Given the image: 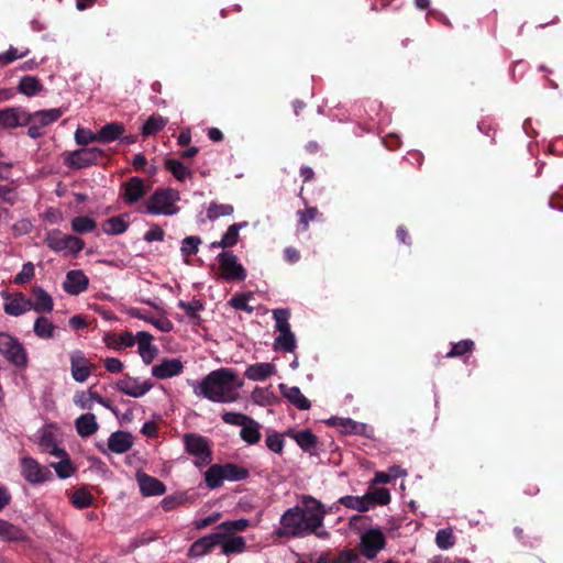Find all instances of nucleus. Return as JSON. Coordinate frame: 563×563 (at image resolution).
Listing matches in <instances>:
<instances>
[{
    "label": "nucleus",
    "instance_id": "obj_1",
    "mask_svg": "<svg viewBox=\"0 0 563 563\" xmlns=\"http://www.w3.org/2000/svg\"><path fill=\"white\" fill-rule=\"evenodd\" d=\"M243 382L238 379L231 368H219L210 372L200 383L194 386V393L213 402H231L236 399L233 395L241 388Z\"/></svg>",
    "mask_w": 563,
    "mask_h": 563
},
{
    "label": "nucleus",
    "instance_id": "obj_2",
    "mask_svg": "<svg viewBox=\"0 0 563 563\" xmlns=\"http://www.w3.org/2000/svg\"><path fill=\"white\" fill-rule=\"evenodd\" d=\"M179 200V192L172 188L156 189L146 201V212L150 214L174 216L179 208L175 206Z\"/></svg>",
    "mask_w": 563,
    "mask_h": 563
},
{
    "label": "nucleus",
    "instance_id": "obj_3",
    "mask_svg": "<svg viewBox=\"0 0 563 563\" xmlns=\"http://www.w3.org/2000/svg\"><path fill=\"white\" fill-rule=\"evenodd\" d=\"M0 355L18 369H25L29 365L26 349L18 338L0 332Z\"/></svg>",
    "mask_w": 563,
    "mask_h": 563
},
{
    "label": "nucleus",
    "instance_id": "obj_4",
    "mask_svg": "<svg viewBox=\"0 0 563 563\" xmlns=\"http://www.w3.org/2000/svg\"><path fill=\"white\" fill-rule=\"evenodd\" d=\"M79 150L67 153L64 163L70 168L82 169L99 164L107 157L106 151L97 146H88L89 143H81Z\"/></svg>",
    "mask_w": 563,
    "mask_h": 563
},
{
    "label": "nucleus",
    "instance_id": "obj_5",
    "mask_svg": "<svg viewBox=\"0 0 563 563\" xmlns=\"http://www.w3.org/2000/svg\"><path fill=\"white\" fill-rule=\"evenodd\" d=\"M282 527L275 531L277 537H303L306 533L305 515L300 507L287 509L280 518Z\"/></svg>",
    "mask_w": 563,
    "mask_h": 563
},
{
    "label": "nucleus",
    "instance_id": "obj_6",
    "mask_svg": "<svg viewBox=\"0 0 563 563\" xmlns=\"http://www.w3.org/2000/svg\"><path fill=\"white\" fill-rule=\"evenodd\" d=\"M220 277L228 282H243L247 274L246 269L238 263V257L230 251H223L218 254Z\"/></svg>",
    "mask_w": 563,
    "mask_h": 563
},
{
    "label": "nucleus",
    "instance_id": "obj_7",
    "mask_svg": "<svg viewBox=\"0 0 563 563\" xmlns=\"http://www.w3.org/2000/svg\"><path fill=\"white\" fill-rule=\"evenodd\" d=\"M302 512L305 515L306 533L311 534L322 527L325 511L322 504L311 496L303 498Z\"/></svg>",
    "mask_w": 563,
    "mask_h": 563
},
{
    "label": "nucleus",
    "instance_id": "obj_8",
    "mask_svg": "<svg viewBox=\"0 0 563 563\" xmlns=\"http://www.w3.org/2000/svg\"><path fill=\"white\" fill-rule=\"evenodd\" d=\"M22 475L25 481L33 485H38L47 481H52L54 475L46 466L41 465L33 457H23L21 460Z\"/></svg>",
    "mask_w": 563,
    "mask_h": 563
},
{
    "label": "nucleus",
    "instance_id": "obj_9",
    "mask_svg": "<svg viewBox=\"0 0 563 563\" xmlns=\"http://www.w3.org/2000/svg\"><path fill=\"white\" fill-rule=\"evenodd\" d=\"M62 115L59 109H49L29 113L30 122L27 135L31 139H38L43 135L42 128L58 120Z\"/></svg>",
    "mask_w": 563,
    "mask_h": 563
},
{
    "label": "nucleus",
    "instance_id": "obj_10",
    "mask_svg": "<svg viewBox=\"0 0 563 563\" xmlns=\"http://www.w3.org/2000/svg\"><path fill=\"white\" fill-rule=\"evenodd\" d=\"M385 545L386 539L379 529H369L361 537V553L368 560L375 559Z\"/></svg>",
    "mask_w": 563,
    "mask_h": 563
},
{
    "label": "nucleus",
    "instance_id": "obj_11",
    "mask_svg": "<svg viewBox=\"0 0 563 563\" xmlns=\"http://www.w3.org/2000/svg\"><path fill=\"white\" fill-rule=\"evenodd\" d=\"M69 358L71 376L78 383L86 382L96 369V365L90 363L80 350L73 351Z\"/></svg>",
    "mask_w": 563,
    "mask_h": 563
},
{
    "label": "nucleus",
    "instance_id": "obj_12",
    "mask_svg": "<svg viewBox=\"0 0 563 563\" xmlns=\"http://www.w3.org/2000/svg\"><path fill=\"white\" fill-rule=\"evenodd\" d=\"M29 112L21 107H10L0 110V130L15 129L27 125Z\"/></svg>",
    "mask_w": 563,
    "mask_h": 563
},
{
    "label": "nucleus",
    "instance_id": "obj_13",
    "mask_svg": "<svg viewBox=\"0 0 563 563\" xmlns=\"http://www.w3.org/2000/svg\"><path fill=\"white\" fill-rule=\"evenodd\" d=\"M89 279L81 269L69 271L66 274L63 289L68 295L77 296L87 290Z\"/></svg>",
    "mask_w": 563,
    "mask_h": 563
},
{
    "label": "nucleus",
    "instance_id": "obj_14",
    "mask_svg": "<svg viewBox=\"0 0 563 563\" xmlns=\"http://www.w3.org/2000/svg\"><path fill=\"white\" fill-rule=\"evenodd\" d=\"M183 443L186 453L195 457L211 451L210 441L199 433H185L183 435Z\"/></svg>",
    "mask_w": 563,
    "mask_h": 563
},
{
    "label": "nucleus",
    "instance_id": "obj_15",
    "mask_svg": "<svg viewBox=\"0 0 563 563\" xmlns=\"http://www.w3.org/2000/svg\"><path fill=\"white\" fill-rule=\"evenodd\" d=\"M221 541L222 534L218 533L216 530V532L196 540L189 548L188 556L197 558L205 555L211 552L214 547L219 545Z\"/></svg>",
    "mask_w": 563,
    "mask_h": 563
},
{
    "label": "nucleus",
    "instance_id": "obj_16",
    "mask_svg": "<svg viewBox=\"0 0 563 563\" xmlns=\"http://www.w3.org/2000/svg\"><path fill=\"white\" fill-rule=\"evenodd\" d=\"M115 387L119 391L128 396L139 398L150 391L153 387V384L150 380H145L144 383L139 384L136 378L126 376L125 378L119 380Z\"/></svg>",
    "mask_w": 563,
    "mask_h": 563
},
{
    "label": "nucleus",
    "instance_id": "obj_17",
    "mask_svg": "<svg viewBox=\"0 0 563 563\" xmlns=\"http://www.w3.org/2000/svg\"><path fill=\"white\" fill-rule=\"evenodd\" d=\"M124 192L122 198L125 202L133 205L136 203L140 199H142L147 189L144 185V180L140 177H131L126 183L123 184Z\"/></svg>",
    "mask_w": 563,
    "mask_h": 563
},
{
    "label": "nucleus",
    "instance_id": "obj_18",
    "mask_svg": "<svg viewBox=\"0 0 563 563\" xmlns=\"http://www.w3.org/2000/svg\"><path fill=\"white\" fill-rule=\"evenodd\" d=\"M184 365L178 358H166L152 367V375L158 379H167L183 373Z\"/></svg>",
    "mask_w": 563,
    "mask_h": 563
},
{
    "label": "nucleus",
    "instance_id": "obj_19",
    "mask_svg": "<svg viewBox=\"0 0 563 563\" xmlns=\"http://www.w3.org/2000/svg\"><path fill=\"white\" fill-rule=\"evenodd\" d=\"M137 483L143 496H159L166 492L165 484L146 473H137Z\"/></svg>",
    "mask_w": 563,
    "mask_h": 563
},
{
    "label": "nucleus",
    "instance_id": "obj_20",
    "mask_svg": "<svg viewBox=\"0 0 563 563\" xmlns=\"http://www.w3.org/2000/svg\"><path fill=\"white\" fill-rule=\"evenodd\" d=\"M123 124L111 122L106 124L97 132L98 141H134L132 136L125 135Z\"/></svg>",
    "mask_w": 563,
    "mask_h": 563
},
{
    "label": "nucleus",
    "instance_id": "obj_21",
    "mask_svg": "<svg viewBox=\"0 0 563 563\" xmlns=\"http://www.w3.org/2000/svg\"><path fill=\"white\" fill-rule=\"evenodd\" d=\"M139 353L145 364H151L158 353V349L152 344L153 336L146 331L136 333Z\"/></svg>",
    "mask_w": 563,
    "mask_h": 563
},
{
    "label": "nucleus",
    "instance_id": "obj_22",
    "mask_svg": "<svg viewBox=\"0 0 563 563\" xmlns=\"http://www.w3.org/2000/svg\"><path fill=\"white\" fill-rule=\"evenodd\" d=\"M133 445V437L130 432L115 431L108 439V448L111 452L122 454Z\"/></svg>",
    "mask_w": 563,
    "mask_h": 563
},
{
    "label": "nucleus",
    "instance_id": "obj_23",
    "mask_svg": "<svg viewBox=\"0 0 563 563\" xmlns=\"http://www.w3.org/2000/svg\"><path fill=\"white\" fill-rule=\"evenodd\" d=\"M279 389L282 395L299 410L310 409L311 402L307 397L303 396L299 387H287L285 384H280Z\"/></svg>",
    "mask_w": 563,
    "mask_h": 563
},
{
    "label": "nucleus",
    "instance_id": "obj_24",
    "mask_svg": "<svg viewBox=\"0 0 563 563\" xmlns=\"http://www.w3.org/2000/svg\"><path fill=\"white\" fill-rule=\"evenodd\" d=\"M75 427L77 433L82 438H88L95 434L99 429V424L93 413L79 416L75 421Z\"/></svg>",
    "mask_w": 563,
    "mask_h": 563
},
{
    "label": "nucleus",
    "instance_id": "obj_25",
    "mask_svg": "<svg viewBox=\"0 0 563 563\" xmlns=\"http://www.w3.org/2000/svg\"><path fill=\"white\" fill-rule=\"evenodd\" d=\"M275 373V365L272 363H255L247 366L244 375L254 382H262Z\"/></svg>",
    "mask_w": 563,
    "mask_h": 563
},
{
    "label": "nucleus",
    "instance_id": "obj_26",
    "mask_svg": "<svg viewBox=\"0 0 563 563\" xmlns=\"http://www.w3.org/2000/svg\"><path fill=\"white\" fill-rule=\"evenodd\" d=\"M221 534V532H219ZM222 553L230 555L233 553H242L246 549V542L243 537L231 536L222 533V541L220 542Z\"/></svg>",
    "mask_w": 563,
    "mask_h": 563
},
{
    "label": "nucleus",
    "instance_id": "obj_27",
    "mask_svg": "<svg viewBox=\"0 0 563 563\" xmlns=\"http://www.w3.org/2000/svg\"><path fill=\"white\" fill-rule=\"evenodd\" d=\"M34 301H31V308L36 312H51L54 307L53 299L48 292L41 287H33Z\"/></svg>",
    "mask_w": 563,
    "mask_h": 563
},
{
    "label": "nucleus",
    "instance_id": "obj_28",
    "mask_svg": "<svg viewBox=\"0 0 563 563\" xmlns=\"http://www.w3.org/2000/svg\"><path fill=\"white\" fill-rule=\"evenodd\" d=\"M287 434L291 437L299 445V448L305 452L311 453V451L314 450L318 443L317 435L312 433V431L309 429L301 430L298 432L289 431Z\"/></svg>",
    "mask_w": 563,
    "mask_h": 563
},
{
    "label": "nucleus",
    "instance_id": "obj_29",
    "mask_svg": "<svg viewBox=\"0 0 563 563\" xmlns=\"http://www.w3.org/2000/svg\"><path fill=\"white\" fill-rule=\"evenodd\" d=\"M260 429L261 424L255 419L250 417L246 423L242 426L240 437L249 445H254L258 443L262 438Z\"/></svg>",
    "mask_w": 563,
    "mask_h": 563
},
{
    "label": "nucleus",
    "instance_id": "obj_30",
    "mask_svg": "<svg viewBox=\"0 0 563 563\" xmlns=\"http://www.w3.org/2000/svg\"><path fill=\"white\" fill-rule=\"evenodd\" d=\"M329 426L340 427L341 432L347 434H361L365 426L351 418L332 417L328 420Z\"/></svg>",
    "mask_w": 563,
    "mask_h": 563
},
{
    "label": "nucleus",
    "instance_id": "obj_31",
    "mask_svg": "<svg viewBox=\"0 0 563 563\" xmlns=\"http://www.w3.org/2000/svg\"><path fill=\"white\" fill-rule=\"evenodd\" d=\"M0 539L4 541H23L25 540V534L21 528L4 519H0Z\"/></svg>",
    "mask_w": 563,
    "mask_h": 563
},
{
    "label": "nucleus",
    "instance_id": "obj_32",
    "mask_svg": "<svg viewBox=\"0 0 563 563\" xmlns=\"http://www.w3.org/2000/svg\"><path fill=\"white\" fill-rule=\"evenodd\" d=\"M31 309V300L20 294L18 297L4 303V312L9 316H21Z\"/></svg>",
    "mask_w": 563,
    "mask_h": 563
},
{
    "label": "nucleus",
    "instance_id": "obj_33",
    "mask_svg": "<svg viewBox=\"0 0 563 563\" xmlns=\"http://www.w3.org/2000/svg\"><path fill=\"white\" fill-rule=\"evenodd\" d=\"M390 499V492L387 488H369L365 494V500L368 504V509L373 508L375 505H388Z\"/></svg>",
    "mask_w": 563,
    "mask_h": 563
},
{
    "label": "nucleus",
    "instance_id": "obj_34",
    "mask_svg": "<svg viewBox=\"0 0 563 563\" xmlns=\"http://www.w3.org/2000/svg\"><path fill=\"white\" fill-rule=\"evenodd\" d=\"M167 124V119L162 115H151L142 125L141 132L144 137L155 136Z\"/></svg>",
    "mask_w": 563,
    "mask_h": 563
},
{
    "label": "nucleus",
    "instance_id": "obj_35",
    "mask_svg": "<svg viewBox=\"0 0 563 563\" xmlns=\"http://www.w3.org/2000/svg\"><path fill=\"white\" fill-rule=\"evenodd\" d=\"M16 89L20 93L31 97L40 93L43 90V85L36 77L24 76L20 79Z\"/></svg>",
    "mask_w": 563,
    "mask_h": 563
},
{
    "label": "nucleus",
    "instance_id": "obj_36",
    "mask_svg": "<svg viewBox=\"0 0 563 563\" xmlns=\"http://www.w3.org/2000/svg\"><path fill=\"white\" fill-rule=\"evenodd\" d=\"M221 464H212L207 472L205 473V482L208 488L216 489L219 488L223 481L224 474Z\"/></svg>",
    "mask_w": 563,
    "mask_h": 563
},
{
    "label": "nucleus",
    "instance_id": "obj_37",
    "mask_svg": "<svg viewBox=\"0 0 563 563\" xmlns=\"http://www.w3.org/2000/svg\"><path fill=\"white\" fill-rule=\"evenodd\" d=\"M224 479L231 482L244 481L250 476V471L246 467L236 465L234 463H225L222 465Z\"/></svg>",
    "mask_w": 563,
    "mask_h": 563
},
{
    "label": "nucleus",
    "instance_id": "obj_38",
    "mask_svg": "<svg viewBox=\"0 0 563 563\" xmlns=\"http://www.w3.org/2000/svg\"><path fill=\"white\" fill-rule=\"evenodd\" d=\"M68 235L63 234L59 230H52L46 234L45 243L48 249L54 252L66 251V239Z\"/></svg>",
    "mask_w": 563,
    "mask_h": 563
},
{
    "label": "nucleus",
    "instance_id": "obj_39",
    "mask_svg": "<svg viewBox=\"0 0 563 563\" xmlns=\"http://www.w3.org/2000/svg\"><path fill=\"white\" fill-rule=\"evenodd\" d=\"M166 169L173 174V176L184 181L186 178L191 176V172L187 166L184 165L179 159L168 158L165 161Z\"/></svg>",
    "mask_w": 563,
    "mask_h": 563
},
{
    "label": "nucleus",
    "instance_id": "obj_40",
    "mask_svg": "<svg viewBox=\"0 0 563 563\" xmlns=\"http://www.w3.org/2000/svg\"><path fill=\"white\" fill-rule=\"evenodd\" d=\"M177 307L184 310L190 320L192 321H200L199 312L205 309V305L201 300L192 299L189 302H186L184 300H179L177 302Z\"/></svg>",
    "mask_w": 563,
    "mask_h": 563
},
{
    "label": "nucleus",
    "instance_id": "obj_41",
    "mask_svg": "<svg viewBox=\"0 0 563 563\" xmlns=\"http://www.w3.org/2000/svg\"><path fill=\"white\" fill-rule=\"evenodd\" d=\"M93 500V496L84 487L76 489L70 497L71 505L77 509L90 507Z\"/></svg>",
    "mask_w": 563,
    "mask_h": 563
},
{
    "label": "nucleus",
    "instance_id": "obj_42",
    "mask_svg": "<svg viewBox=\"0 0 563 563\" xmlns=\"http://www.w3.org/2000/svg\"><path fill=\"white\" fill-rule=\"evenodd\" d=\"M297 347L296 338L292 332L280 333L275 338L274 350H280L283 352L292 353Z\"/></svg>",
    "mask_w": 563,
    "mask_h": 563
},
{
    "label": "nucleus",
    "instance_id": "obj_43",
    "mask_svg": "<svg viewBox=\"0 0 563 563\" xmlns=\"http://www.w3.org/2000/svg\"><path fill=\"white\" fill-rule=\"evenodd\" d=\"M128 228L129 223L123 219V216L112 217L103 224V231L111 235L122 234L128 230Z\"/></svg>",
    "mask_w": 563,
    "mask_h": 563
},
{
    "label": "nucleus",
    "instance_id": "obj_44",
    "mask_svg": "<svg viewBox=\"0 0 563 563\" xmlns=\"http://www.w3.org/2000/svg\"><path fill=\"white\" fill-rule=\"evenodd\" d=\"M34 333L41 339H52L55 325L46 317H38L34 322Z\"/></svg>",
    "mask_w": 563,
    "mask_h": 563
},
{
    "label": "nucleus",
    "instance_id": "obj_45",
    "mask_svg": "<svg viewBox=\"0 0 563 563\" xmlns=\"http://www.w3.org/2000/svg\"><path fill=\"white\" fill-rule=\"evenodd\" d=\"M250 526V520L238 519L221 522L216 529L218 532L233 536L238 531H244Z\"/></svg>",
    "mask_w": 563,
    "mask_h": 563
},
{
    "label": "nucleus",
    "instance_id": "obj_46",
    "mask_svg": "<svg viewBox=\"0 0 563 563\" xmlns=\"http://www.w3.org/2000/svg\"><path fill=\"white\" fill-rule=\"evenodd\" d=\"M96 227V221L87 216H79L71 220V230L79 234L91 232Z\"/></svg>",
    "mask_w": 563,
    "mask_h": 563
},
{
    "label": "nucleus",
    "instance_id": "obj_47",
    "mask_svg": "<svg viewBox=\"0 0 563 563\" xmlns=\"http://www.w3.org/2000/svg\"><path fill=\"white\" fill-rule=\"evenodd\" d=\"M339 503L346 508L357 510L358 512L368 511V504L365 500V495L362 497L358 496H343L339 498Z\"/></svg>",
    "mask_w": 563,
    "mask_h": 563
},
{
    "label": "nucleus",
    "instance_id": "obj_48",
    "mask_svg": "<svg viewBox=\"0 0 563 563\" xmlns=\"http://www.w3.org/2000/svg\"><path fill=\"white\" fill-rule=\"evenodd\" d=\"M273 317L275 319V329L279 333L292 332L289 323L290 311L288 309H275L273 310Z\"/></svg>",
    "mask_w": 563,
    "mask_h": 563
},
{
    "label": "nucleus",
    "instance_id": "obj_49",
    "mask_svg": "<svg viewBox=\"0 0 563 563\" xmlns=\"http://www.w3.org/2000/svg\"><path fill=\"white\" fill-rule=\"evenodd\" d=\"M475 347V343L474 341L470 340V339H466V340H462L457 343H454L452 345V349L446 353V357H460V356H463L467 353H471Z\"/></svg>",
    "mask_w": 563,
    "mask_h": 563
},
{
    "label": "nucleus",
    "instance_id": "obj_50",
    "mask_svg": "<svg viewBox=\"0 0 563 563\" xmlns=\"http://www.w3.org/2000/svg\"><path fill=\"white\" fill-rule=\"evenodd\" d=\"M319 214V210L316 207H309L305 210H298L297 216L299 217L298 220V228L300 231H307L309 229V222L317 219Z\"/></svg>",
    "mask_w": 563,
    "mask_h": 563
},
{
    "label": "nucleus",
    "instance_id": "obj_51",
    "mask_svg": "<svg viewBox=\"0 0 563 563\" xmlns=\"http://www.w3.org/2000/svg\"><path fill=\"white\" fill-rule=\"evenodd\" d=\"M251 296H252L251 292L238 294L229 300V305L236 310H242L247 313H252L254 311V308L249 305V299L251 298Z\"/></svg>",
    "mask_w": 563,
    "mask_h": 563
},
{
    "label": "nucleus",
    "instance_id": "obj_52",
    "mask_svg": "<svg viewBox=\"0 0 563 563\" xmlns=\"http://www.w3.org/2000/svg\"><path fill=\"white\" fill-rule=\"evenodd\" d=\"M233 211L234 209L231 205H218L212 202L207 209V218L209 220H216L220 217L231 216Z\"/></svg>",
    "mask_w": 563,
    "mask_h": 563
},
{
    "label": "nucleus",
    "instance_id": "obj_53",
    "mask_svg": "<svg viewBox=\"0 0 563 563\" xmlns=\"http://www.w3.org/2000/svg\"><path fill=\"white\" fill-rule=\"evenodd\" d=\"M455 543V538L451 529H440L435 534V544L442 550L452 548Z\"/></svg>",
    "mask_w": 563,
    "mask_h": 563
},
{
    "label": "nucleus",
    "instance_id": "obj_54",
    "mask_svg": "<svg viewBox=\"0 0 563 563\" xmlns=\"http://www.w3.org/2000/svg\"><path fill=\"white\" fill-rule=\"evenodd\" d=\"M52 467H54L57 476L63 479L70 477L76 471L69 457L63 459L57 463H52Z\"/></svg>",
    "mask_w": 563,
    "mask_h": 563
},
{
    "label": "nucleus",
    "instance_id": "obj_55",
    "mask_svg": "<svg viewBox=\"0 0 563 563\" xmlns=\"http://www.w3.org/2000/svg\"><path fill=\"white\" fill-rule=\"evenodd\" d=\"M266 446L274 453L282 454L284 449L283 435L276 431L268 432L265 440Z\"/></svg>",
    "mask_w": 563,
    "mask_h": 563
},
{
    "label": "nucleus",
    "instance_id": "obj_56",
    "mask_svg": "<svg viewBox=\"0 0 563 563\" xmlns=\"http://www.w3.org/2000/svg\"><path fill=\"white\" fill-rule=\"evenodd\" d=\"M201 243V239L199 236H187L183 240L181 243V254L184 256H190L198 253V247Z\"/></svg>",
    "mask_w": 563,
    "mask_h": 563
},
{
    "label": "nucleus",
    "instance_id": "obj_57",
    "mask_svg": "<svg viewBox=\"0 0 563 563\" xmlns=\"http://www.w3.org/2000/svg\"><path fill=\"white\" fill-rule=\"evenodd\" d=\"M35 274L34 265L31 262L25 263L22 266V269L20 273L16 274L14 277V283L18 285H23L25 283H29Z\"/></svg>",
    "mask_w": 563,
    "mask_h": 563
},
{
    "label": "nucleus",
    "instance_id": "obj_58",
    "mask_svg": "<svg viewBox=\"0 0 563 563\" xmlns=\"http://www.w3.org/2000/svg\"><path fill=\"white\" fill-rule=\"evenodd\" d=\"M221 418L228 424L242 427L250 419V416L240 412L224 411Z\"/></svg>",
    "mask_w": 563,
    "mask_h": 563
},
{
    "label": "nucleus",
    "instance_id": "obj_59",
    "mask_svg": "<svg viewBox=\"0 0 563 563\" xmlns=\"http://www.w3.org/2000/svg\"><path fill=\"white\" fill-rule=\"evenodd\" d=\"M239 224H231L222 236V244H224L227 247L234 246L239 241Z\"/></svg>",
    "mask_w": 563,
    "mask_h": 563
},
{
    "label": "nucleus",
    "instance_id": "obj_60",
    "mask_svg": "<svg viewBox=\"0 0 563 563\" xmlns=\"http://www.w3.org/2000/svg\"><path fill=\"white\" fill-rule=\"evenodd\" d=\"M29 54V49L19 53L15 47H10L7 52L0 54V64L1 65H9L13 63L18 58L25 57Z\"/></svg>",
    "mask_w": 563,
    "mask_h": 563
},
{
    "label": "nucleus",
    "instance_id": "obj_61",
    "mask_svg": "<svg viewBox=\"0 0 563 563\" xmlns=\"http://www.w3.org/2000/svg\"><path fill=\"white\" fill-rule=\"evenodd\" d=\"M85 247V242L82 239L77 238L75 235H68L66 239V251L74 256H77Z\"/></svg>",
    "mask_w": 563,
    "mask_h": 563
},
{
    "label": "nucleus",
    "instance_id": "obj_62",
    "mask_svg": "<svg viewBox=\"0 0 563 563\" xmlns=\"http://www.w3.org/2000/svg\"><path fill=\"white\" fill-rule=\"evenodd\" d=\"M40 446L43 452L51 454V451H53L57 446L53 434L44 433L41 437Z\"/></svg>",
    "mask_w": 563,
    "mask_h": 563
},
{
    "label": "nucleus",
    "instance_id": "obj_63",
    "mask_svg": "<svg viewBox=\"0 0 563 563\" xmlns=\"http://www.w3.org/2000/svg\"><path fill=\"white\" fill-rule=\"evenodd\" d=\"M252 400L261 406H264L268 402V391L262 387H255L251 394Z\"/></svg>",
    "mask_w": 563,
    "mask_h": 563
},
{
    "label": "nucleus",
    "instance_id": "obj_64",
    "mask_svg": "<svg viewBox=\"0 0 563 563\" xmlns=\"http://www.w3.org/2000/svg\"><path fill=\"white\" fill-rule=\"evenodd\" d=\"M164 230L158 225H153L145 234L144 240L146 242H154V241H163L164 240Z\"/></svg>",
    "mask_w": 563,
    "mask_h": 563
}]
</instances>
